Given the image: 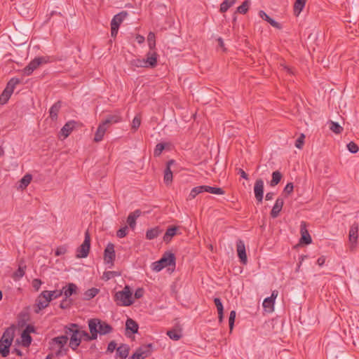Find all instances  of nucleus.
<instances>
[{
	"label": "nucleus",
	"instance_id": "56",
	"mask_svg": "<svg viewBox=\"0 0 359 359\" xmlns=\"http://www.w3.org/2000/svg\"><path fill=\"white\" fill-rule=\"evenodd\" d=\"M67 247L65 245L59 246L57 248L55 255V256H60L65 255L67 252Z\"/></svg>",
	"mask_w": 359,
	"mask_h": 359
},
{
	"label": "nucleus",
	"instance_id": "33",
	"mask_svg": "<svg viewBox=\"0 0 359 359\" xmlns=\"http://www.w3.org/2000/svg\"><path fill=\"white\" fill-rule=\"evenodd\" d=\"M306 0H296L294 4V13L299 15L305 6Z\"/></svg>",
	"mask_w": 359,
	"mask_h": 359
},
{
	"label": "nucleus",
	"instance_id": "38",
	"mask_svg": "<svg viewBox=\"0 0 359 359\" xmlns=\"http://www.w3.org/2000/svg\"><path fill=\"white\" fill-rule=\"evenodd\" d=\"M274 303L275 301L272 298L267 297L264 300L262 305L268 311H273Z\"/></svg>",
	"mask_w": 359,
	"mask_h": 359
},
{
	"label": "nucleus",
	"instance_id": "58",
	"mask_svg": "<svg viewBox=\"0 0 359 359\" xmlns=\"http://www.w3.org/2000/svg\"><path fill=\"white\" fill-rule=\"evenodd\" d=\"M214 302H215V304L217 307L218 312H221V311H224L223 305H222V303L219 298H217V297L215 298Z\"/></svg>",
	"mask_w": 359,
	"mask_h": 359
},
{
	"label": "nucleus",
	"instance_id": "49",
	"mask_svg": "<svg viewBox=\"0 0 359 359\" xmlns=\"http://www.w3.org/2000/svg\"><path fill=\"white\" fill-rule=\"evenodd\" d=\"M236 316V313L235 311H231L230 312L229 318V325L230 332H231L233 330Z\"/></svg>",
	"mask_w": 359,
	"mask_h": 359
},
{
	"label": "nucleus",
	"instance_id": "24",
	"mask_svg": "<svg viewBox=\"0 0 359 359\" xmlns=\"http://www.w3.org/2000/svg\"><path fill=\"white\" fill-rule=\"evenodd\" d=\"M129 346L127 344H122L116 348V355L121 359H125L129 354Z\"/></svg>",
	"mask_w": 359,
	"mask_h": 359
},
{
	"label": "nucleus",
	"instance_id": "31",
	"mask_svg": "<svg viewBox=\"0 0 359 359\" xmlns=\"http://www.w3.org/2000/svg\"><path fill=\"white\" fill-rule=\"evenodd\" d=\"M20 83V80L18 78H12L10 79V81L7 83V85L5 88V90H7L8 92L13 94L14 89L15 86Z\"/></svg>",
	"mask_w": 359,
	"mask_h": 359
},
{
	"label": "nucleus",
	"instance_id": "23",
	"mask_svg": "<svg viewBox=\"0 0 359 359\" xmlns=\"http://www.w3.org/2000/svg\"><path fill=\"white\" fill-rule=\"evenodd\" d=\"M141 215V211L136 210L129 214L127 218V223L132 229H134L136 225V219Z\"/></svg>",
	"mask_w": 359,
	"mask_h": 359
},
{
	"label": "nucleus",
	"instance_id": "60",
	"mask_svg": "<svg viewBox=\"0 0 359 359\" xmlns=\"http://www.w3.org/2000/svg\"><path fill=\"white\" fill-rule=\"evenodd\" d=\"M25 275V271L22 267H19L18 270L15 272L14 276L17 278H22Z\"/></svg>",
	"mask_w": 359,
	"mask_h": 359
},
{
	"label": "nucleus",
	"instance_id": "53",
	"mask_svg": "<svg viewBox=\"0 0 359 359\" xmlns=\"http://www.w3.org/2000/svg\"><path fill=\"white\" fill-rule=\"evenodd\" d=\"M128 233V226H125L121 229H119L116 232L117 237L121 238H124Z\"/></svg>",
	"mask_w": 359,
	"mask_h": 359
},
{
	"label": "nucleus",
	"instance_id": "64",
	"mask_svg": "<svg viewBox=\"0 0 359 359\" xmlns=\"http://www.w3.org/2000/svg\"><path fill=\"white\" fill-rule=\"evenodd\" d=\"M41 285V281L39 279H34L32 283L33 287L38 290Z\"/></svg>",
	"mask_w": 359,
	"mask_h": 359
},
{
	"label": "nucleus",
	"instance_id": "36",
	"mask_svg": "<svg viewBox=\"0 0 359 359\" xmlns=\"http://www.w3.org/2000/svg\"><path fill=\"white\" fill-rule=\"evenodd\" d=\"M236 0H224L221 4H220V8L219 11L221 13H225L228 11V9L231 7Z\"/></svg>",
	"mask_w": 359,
	"mask_h": 359
},
{
	"label": "nucleus",
	"instance_id": "46",
	"mask_svg": "<svg viewBox=\"0 0 359 359\" xmlns=\"http://www.w3.org/2000/svg\"><path fill=\"white\" fill-rule=\"evenodd\" d=\"M155 34L153 32H149L147 36L148 45L150 50L154 49L156 46Z\"/></svg>",
	"mask_w": 359,
	"mask_h": 359
},
{
	"label": "nucleus",
	"instance_id": "7",
	"mask_svg": "<svg viewBox=\"0 0 359 359\" xmlns=\"http://www.w3.org/2000/svg\"><path fill=\"white\" fill-rule=\"evenodd\" d=\"M48 57H38L32 60L23 69L22 72L25 76H29L37 69L41 64L48 62Z\"/></svg>",
	"mask_w": 359,
	"mask_h": 359
},
{
	"label": "nucleus",
	"instance_id": "42",
	"mask_svg": "<svg viewBox=\"0 0 359 359\" xmlns=\"http://www.w3.org/2000/svg\"><path fill=\"white\" fill-rule=\"evenodd\" d=\"M330 129L336 134H340L343 130V128L338 123L334 121H330Z\"/></svg>",
	"mask_w": 359,
	"mask_h": 359
},
{
	"label": "nucleus",
	"instance_id": "39",
	"mask_svg": "<svg viewBox=\"0 0 359 359\" xmlns=\"http://www.w3.org/2000/svg\"><path fill=\"white\" fill-rule=\"evenodd\" d=\"M21 339H22V346L24 347H28L32 343V339L30 336V334H28L27 333H25L22 332L21 334Z\"/></svg>",
	"mask_w": 359,
	"mask_h": 359
},
{
	"label": "nucleus",
	"instance_id": "26",
	"mask_svg": "<svg viewBox=\"0 0 359 359\" xmlns=\"http://www.w3.org/2000/svg\"><path fill=\"white\" fill-rule=\"evenodd\" d=\"M162 232L163 230L161 229L160 227L156 226L147 231L146 238L149 240L154 239L157 238Z\"/></svg>",
	"mask_w": 359,
	"mask_h": 359
},
{
	"label": "nucleus",
	"instance_id": "2",
	"mask_svg": "<svg viewBox=\"0 0 359 359\" xmlns=\"http://www.w3.org/2000/svg\"><path fill=\"white\" fill-rule=\"evenodd\" d=\"M114 301L118 306H128L132 305L134 301L130 286L126 285L123 290L116 292L114 294Z\"/></svg>",
	"mask_w": 359,
	"mask_h": 359
},
{
	"label": "nucleus",
	"instance_id": "43",
	"mask_svg": "<svg viewBox=\"0 0 359 359\" xmlns=\"http://www.w3.org/2000/svg\"><path fill=\"white\" fill-rule=\"evenodd\" d=\"M99 292V290L95 287H92L86 291L84 295L86 299H90L95 297Z\"/></svg>",
	"mask_w": 359,
	"mask_h": 359
},
{
	"label": "nucleus",
	"instance_id": "29",
	"mask_svg": "<svg viewBox=\"0 0 359 359\" xmlns=\"http://www.w3.org/2000/svg\"><path fill=\"white\" fill-rule=\"evenodd\" d=\"M174 163L173 160H170L167 163V167L165 170L164 173V182L165 184H169L172 180V172L170 170V165H172Z\"/></svg>",
	"mask_w": 359,
	"mask_h": 359
},
{
	"label": "nucleus",
	"instance_id": "62",
	"mask_svg": "<svg viewBox=\"0 0 359 359\" xmlns=\"http://www.w3.org/2000/svg\"><path fill=\"white\" fill-rule=\"evenodd\" d=\"M34 332H35V328L32 325H27V327H25V329L23 331V332L27 333L28 334H30V333H32Z\"/></svg>",
	"mask_w": 359,
	"mask_h": 359
},
{
	"label": "nucleus",
	"instance_id": "5",
	"mask_svg": "<svg viewBox=\"0 0 359 359\" xmlns=\"http://www.w3.org/2000/svg\"><path fill=\"white\" fill-rule=\"evenodd\" d=\"M66 334L70 335L69 346L76 350L81 341L78 325L71 324L69 327H66Z\"/></svg>",
	"mask_w": 359,
	"mask_h": 359
},
{
	"label": "nucleus",
	"instance_id": "6",
	"mask_svg": "<svg viewBox=\"0 0 359 359\" xmlns=\"http://www.w3.org/2000/svg\"><path fill=\"white\" fill-rule=\"evenodd\" d=\"M128 15V12L123 11L114 16L111 21V36L112 37L115 38L116 36L121 24Z\"/></svg>",
	"mask_w": 359,
	"mask_h": 359
},
{
	"label": "nucleus",
	"instance_id": "35",
	"mask_svg": "<svg viewBox=\"0 0 359 359\" xmlns=\"http://www.w3.org/2000/svg\"><path fill=\"white\" fill-rule=\"evenodd\" d=\"M282 178V174L279 171H274L272 173V179L270 182V185L271 187H275L277 185L281 180Z\"/></svg>",
	"mask_w": 359,
	"mask_h": 359
},
{
	"label": "nucleus",
	"instance_id": "9",
	"mask_svg": "<svg viewBox=\"0 0 359 359\" xmlns=\"http://www.w3.org/2000/svg\"><path fill=\"white\" fill-rule=\"evenodd\" d=\"M358 229L359 224L357 222L352 224L349 229L348 240L351 243L350 249L351 251L354 250L356 248L358 239Z\"/></svg>",
	"mask_w": 359,
	"mask_h": 359
},
{
	"label": "nucleus",
	"instance_id": "55",
	"mask_svg": "<svg viewBox=\"0 0 359 359\" xmlns=\"http://www.w3.org/2000/svg\"><path fill=\"white\" fill-rule=\"evenodd\" d=\"M305 136L304 134H302L295 142V147L298 149H302L304 145V140Z\"/></svg>",
	"mask_w": 359,
	"mask_h": 359
},
{
	"label": "nucleus",
	"instance_id": "1",
	"mask_svg": "<svg viewBox=\"0 0 359 359\" xmlns=\"http://www.w3.org/2000/svg\"><path fill=\"white\" fill-rule=\"evenodd\" d=\"M175 255L170 252H166L158 261L152 264V269L158 272L163 268L168 267V271L171 273L175 271Z\"/></svg>",
	"mask_w": 359,
	"mask_h": 359
},
{
	"label": "nucleus",
	"instance_id": "51",
	"mask_svg": "<svg viewBox=\"0 0 359 359\" xmlns=\"http://www.w3.org/2000/svg\"><path fill=\"white\" fill-rule=\"evenodd\" d=\"M141 124V118L140 116L137 115L133 120L132 122V129L134 130H137Z\"/></svg>",
	"mask_w": 359,
	"mask_h": 359
},
{
	"label": "nucleus",
	"instance_id": "22",
	"mask_svg": "<svg viewBox=\"0 0 359 359\" xmlns=\"http://www.w3.org/2000/svg\"><path fill=\"white\" fill-rule=\"evenodd\" d=\"M75 126L76 122L74 121H68L67 123H66L60 130L61 135L63 136L64 138H67L72 133Z\"/></svg>",
	"mask_w": 359,
	"mask_h": 359
},
{
	"label": "nucleus",
	"instance_id": "50",
	"mask_svg": "<svg viewBox=\"0 0 359 359\" xmlns=\"http://www.w3.org/2000/svg\"><path fill=\"white\" fill-rule=\"evenodd\" d=\"M131 65L136 67H146L147 65H145L144 59L140 60V59H135L133 60L130 62Z\"/></svg>",
	"mask_w": 359,
	"mask_h": 359
},
{
	"label": "nucleus",
	"instance_id": "21",
	"mask_svg": "<svg viewBox=\"0 0 359 359\" xmlns=\"http://www.w3.org/2000/svg\"><path fill=\"white\" fill-rule=\"evenodd\" d=\"M68 341V337L66 335H62L52 339L50 341L51 345H57L60 348L58 351L56 353V355H58L60 353L61 348L67 344Z\"/></svg>",
	"mask_w": 359,
	"mask_h": 359
},
{
	"label": "nucleus",
	"instance_id": "4",
	"mask_svg": "<svg viewBox=\"0 0 359 359\" xmlns=\"http://www.w3.org/2000/svg\"><path fill=\"white\" fill-rule=\"evenodd\" d=\"M88 325H94L95 330V337L97 338V334L105 335L112 332V327L107 322L103 321L99 318H91L88 320Z\"/></svg>",
	"mask_w": 359,
	"mask_h": 359
},
{
	"label": "nucleus",
	"instance_id": "59",
	"mask_svg": "<svg viewBox=\"0 0 359 359\" xmlns=\"http://www.w3.org/2000/svg\"><path fill=\"white\" fill-rule=\"evenodd\" d=\"M116 348V344L114 341H111L109 343L107 346V351L112 353Z\"/></svg>",
	"mask_w": 359,
	"mask_h": 359
},
{
	"label": "nucleus",
	"instance_id": "61",
	"mask_svg": "<svg viewBox=\"0 0 359 359\" xmlns=\"http://www.w3.org/2000/svg\"><path fill=\"white\" fill-rule=\"evenodd\" d=\"M144 294V290L142 288H137L135 292V299H140L141 298Z\"/></svg>",
	"mask_w": 359,
	"mask_h": 359
},
{
	"label": "nucleus",
	"instance_id": "11",
	"mask_svg": "<svg viewBox=\"0 0 359 359\" xmlns=\"http://www.w3.org/2000/svg\"><path fill=\"white\" fill-rule=\"evenodd\" d=\"M236 251L238 257L240 259V262L243 264H246L248 262V257L246 255L245 245L242 240L237 241Z\"/></svg>",
	"mask_w": 359,
	"mask_h": 359
},
{
	"label": "nucleus",
	"instance_id": "48",
	"mask_svg": "<svg viewBox=\"0 0 359 359\" xmlns=\"http://www.w3.org/2000/svg\"><path fill=\"white\" fill-rule=\"evenodd\" d=\"M167 335L173 340L177 341L180 339V334L178 331L175 329L168 330L167 332Z\"/></svg>",
	"mask_w": 359,
	"mask_h": 359
},
{
	"label": "nucleus",
	"instance_id": "10",
	"mask_svg": "<svg viewBox=\"0 0 359 359\" xmlns=\"http://www.w3.org/2000/svg\"><path fill=\"white\" fill-rule=\"evenodd\" d=\"M116 257L114 245L111 243L107 244L104 252V260L106 264H110V267L114 265V261Z\"/></svg>",
	"mask_w": 359,
	"mask_h": 359
},
{
	"label": "nucleus",
	"instance_id": "52",
	"mask_svg": "<svg viewBox=\"0 0 359 359\" xmlns=\"http://www.w3.org/2000/svg\"><path fill=\"white\" fill-rule=\"evenodd\" d=\"M348 151L352 154H355L358 151V146L353 142H351L347 144Z\"/></svg>",
	"mask_w": 359,
	"mask_h": 359
},
{
	"label": "nucleus",
	"instance_id": "17",
	"mask_svg": "<svg viewBox=\"0 0 359 359\" xmlns=\"http://www.w3.org/2000/svg\"><path fill=\"white\" fill-rule=\"evenodd\" d=\"M151 345L145 347H140L130 357L131 359H144L149 355V347Z\"/></svg>",
	"mask_w": 359,
	"mask_h": 359
},
{
	"label": "nucleus",
	"instance_id": "13",
	"mask_svg": "<svg viewBox=\"0 0 359 359\" xmlns=\"http://www.w3.org/2000/svg\"><path fill=\"white\" fill-rule=\"evenodd\" d=\"M50 303V300L46 296L44 291H43L37 297L36 300V305L37 306V309L35 310L36 313H39V311L46 308Z\"/></svg>",
	"mask_w": 359,
	"mask_h": 359
},
{
	"label": "nucleus",
	"instance_id": "20",
	"mask_svg": "<svg viewBox=\"0 0 359 359\" xmlns=\"http://www.w3.org/2000/svg\"><path fill=\"white\" fill-rule=\"evenodd\" d=\"M146 67H154L157 64V53L152 50L149 51L144 59Z\"/></svg>",
	"mask_w": 359,
	"mask_h": 359
},
{
	"label": "nucleus",
	"instance_id": "37",
	"mask_svg": "<svg viewBox=\"0 0 359 359\" xmlns=\"http://www.w3.org/2000/svg\"><path fill=\"white\" fill-rule=\"evenodd\" d=\"M32 175L29 174L25 175L20 181L19 188L25 189L31 182Z\"/></svg>",
	"mask_w": 359,
	"mask_h": 359
},
{
	"label": "nucleus",
	"instance_id": "47",
	"mask_svg": "<svg viewBox=\"0 0 359 359\" xmlns=\"http://www.w3.org/2000/svg\"><path fill=\"white\" fill-rule=\"evenodd\" d=\"M202 192H203V187L202 186H198V187H194V189H192V190L191 191V192L189 194V199L191 200V199L194 198L198 194H199Z\"/></svg>",
	"mask_w": 359,
	"mask_h": 359
},
{
	"label": "nucleus",
	"instance_id": "57",
	"mask_svg": "<svg viewBox=\"0 0 359 359\" xmlns=\"http://www.w3.org/2000/svg\"><path fill=\"white\" fill-rule=\"evenodd\" d=\"M293 189H294L293 183L289 182L285 187L283 192L285 193L287 195H290V194L292 193Z\"/></svg>",
	"mask_w": 359,
	"mask_h": 359
},
{
	"label": "nucleus",
	"instance_id": "32",
	"mask_svg": "<svg viewBox=\"0 0 359 359\" xmlns=\"http://www.w3.org/2000/svg\"><path fill=\"white\" fill-rule=\"evenodd\" d=\"M177 226L170 227L167 229L166 232L163 236V241L165 243H169L172 238L176 234Z\"/></svg>",
	"mask_w": 359,
	"mask_h": 359
},
{
	"label": "nucleus",
	"instance_id": "28",
	"mask_svg": "<svg viewBox=\"0 0 359 359\" xmlns=\"http://www.w3.org/2000/svg\"><path fill=\"white\" fill-rule=\"evenodd\" d=\"M259 15L260 18L268 22L273 27H276L279 29H281V25L276 21L273 20L271 18H270L264 11H260Z\"/></svg>",
	"mask_w": 359,
	"mask_h": 359
},
{
	"label": "nucleus",
	"instance_id": "30",
	"mask_svg": "<svg viewBox=\"0 0 359 359\" xmlns=\"http://www.w3.org/2000/svg\"><path fill=\"white\" fill-rule=\"evenodd\" d=\"M127 330H130L133 334L137 333L138 330V324L132 318H128L126 322Z\"/></svg>",
	"mask_w": 359,
	"mask_h": 359
},
{
	"label": "nucleus",
	"instance_id": "14",
	"mask_svg": "<svg viewBox=\"0 0 359 359\" xmlns=\"http://www.w3.org/2000/svg\"><path fill=\"white\" fill-rule=\"evenodd\" d=\"M301 238L300 242L306 245L311 243V237L306 229V222H302L300 225Z\"/></svg>",
	"mask_w": 359,
	"mask_h": 359
},
{
	"label": "nucleus",
	"instance_id": "3",
	"mask_svg": "<svg viewBox=\"0 0 359 359\" xmlns=\"http://www.w3.org/2000/svg\"><path fill=\"white\" fill-rule=\"evenodd\" d=\"M14 338V330L7 328L0 339V353L2 357H6L9 354V348Z\"/></svg>",
	"mask_w": 359,
	"mask_h": 359
},
{
	"label": "nucleus",
	"instance_id": "15",
	"mask_svg": "<svg viewBox=\"0 0 359 359\" xmlns=\"http://www.w3.org/2000/svg\"><path fill=\"white\" fill-rule=\"evenodd\" d=\"M121 121L122 117L121 111L119 110H116L112 114L107 115L103 121L110 127L111 125L119 123Z\"/></svg>",
	"mask_w": 359,
	"mask_h": 359
},
{
	"label": "nucleus",
	"instance_id": "44",
	"mask_svg": "<svg viewBox=\"0 0 359 359\" xmlns=\"http://www.w3.org/2000/svg\"><path fill=\"white\" fill-rule=\"evenodd\" d=\"M250 1L245 0L243 4L237 8V11L241 14H245L249 8Z\"/></svg>",
	"mask_w": 359,
	"mask_h": 359
},
{
	"label": "nucleus",
	"instance_id": "16",
	"mask_svg": "<svg viewBox=\"0 0 359 359\" xmlns=\"http://www.w3.org/2000/svg\"><path fill=\"white\" fill-rule=\"evenodd\" d=\"M109 126L107 125L104 121H102L97 127V131L95 132L94 141L99 142L102 140L105 133L109 129Z\"/></svg>",
	"mask_w": 359,
	"mask_h": 359
},
{
	"label": "nucleus",
	"instance_id": "41",
	"mask_svg": "<svg viewBox=\"0 0 359 359\" xmlns=\"http://www.w3.org/2000/svg\"><path fill=\"white\" fill-rule=\"evenodd\" d=\"M167 144L165 143H158L156 145V147L154 150V156L156 157L160 156L162 154L163 151L165 149Z\"/></svg>",
	"mask_w": 359,
	"mask_h": 359
},
{
	"label": "nucleus",
	"instance_id": "40",
	"mask_svg": "<svg viewBox=\"0 0 359 359\" xmlns=\"http://www.w3.org/2000/svg\"><path fill=\"white\" fill-rule=\"evenodd\" d=\"M121 276V273L119 272L114 271H105L103 273L102 279L107 281L116 276Z\"/></svg>",
	"mask_w": 359,
	"mask_h": 359
},
{
	"label": "nucleus",
	"instance_id": "25",
	"mask_svg": "<svg viewBox=\"0 0 359 359\" xmlns=\"http://www.w3.org/2000/svg\"><path fill=\"white\" fill-rule=\"evenodd\" d=\"M62 102L60 101L56 102L50 109L49 114L52 120L55 121L57 118L58 113L61 109Z\"/></svg>",
	"mask_w": 359,
	"mask_h": 359
},
{
	"label": "nucleus",
	"instance_id": "27",
	"mask_svg": "<svg viewBox=\"0 0 359 359\" xmlns=\"http://www.w3.org/2000/svg\"><path fill=\"white\" fill-rule=\"evenodd\" d=\"M62 290L65 297L69 298L76 292L77 286L74 283H69L67 286L63 287Z\"/></svg>",
	"mask_w": 359,
	"mask_h": 359
},
{
	"label": "nucleus",
	"instance_id": "34",
	"mask_svg": "<svg viewBox=\"0 0 359 359\" xmlns=\"http://www.w3.org/2000/svg\"><path fill=\"white\" fill-rule=\"evenodd\" d=\"M44 292L46 293V296L49 299L50 302L61 297L62 294H63L62 290H55L53 291L44 290Z\"/></svg>",
	"mask_w": 359,
	"mask_h": 359
},
{
	"label": "nucleus",
	"instance_id": "19",
	"mask_svg": "<svg viewBox=\"0 0 359 359\" xmlns=\"http://www.w3.org/2000/svg\"><path fill=\"white\" fill-rule=\"evenodd\" d=\"M284 205V201L282 198H278L275 202L274 205L271 211V217L272 218H276L279 215L280 211Z\"/></svg>",
	"mask_w": 359,
	"mask_h": 359
},
{
	"label": "nucleus",
	"instance_id": "8",
	"mask_svg": "<svg viewBox=\"0 0 359 359\" xmlns=\"http://www.w3.org/2000/svg\"><path fill=\"white\" fill-rule=\"evenodd\" d=\"M90 248V236L88 231L85 232V238L83 243L77 249V258H85L88 255Z\"/></svg>",
	"mask_w": 359,
	"mask_h": 359
},
{
	"label": "nucleus",
	"instance_id": "45",
	"mask_svg": "<svg viewBox=\"0 0 359 359\" xmlns=\"http://www.w3.org/2000/svg\"><path fill=\"white\" fill-rule=\"evenodd\" d=\"M11 95L12 94L11 93L4 90L0 96V104L4 105L6 104Z\"/></svg>",
	"mask_w": 359,
	"mask_h": 359
},
{
	"label": "nucleus",
	"instance_id": "12",
	"mask_svg": "<svg viewBox=\"0 0 359 359\" xmlns=\"http://www.w3.org/2000/svg\"><path fill=\"white\" fill-rule=\"evenodd\" d=\"M254 193L258 203H262L264 197V182L262 179H257L254 186Z\"/></svg>",
	"mask_w": 359,
	"mask_h": 359
},
{
	"label": "nucleus",
	"instance_id": "18",
	"mask_svg": "<svg viewBox=\"0 0 359 359\" xmlns=\"http://www.w3.org/2000/svg\"><path fill=\"white\" fill-rule=\"evenodd\" d=\"M88 327L90 330V334H88L86 331L79 330V334L81 335V339H83V340L86 341L95 340L96 337L94 325H88Z\"/></svg>",
	"mask_w": 359,
	"mask_h": 359
},
{
	"label": "nucleus",
	"instance_id": "54",
	"mask_svg": "<svg viewBox=\"0 0 359 359\" xmlns=\"http://www.w3.org/2000/svg\"><path fill=\"white\" fill-rule=\"evenodd\" d=\"M72 304V300L65 297L60 303V307L62 309H68Z\"/></svg>",
	"mask_w": 359,
	"mask_h": 359
},
{
	"label": "nucleus",
	"instance_id": "63",
	"mask_svg": "<svg viewBox=\"0 0 359 359\" xmlns=\"http://www.w3.org/2000/svg\"><path fill=\"white\" fill-rule=\"evenodd\" d=\"M212 194L217 195H223L224 194V191L222 188L214 187Z\"/></svg>",
	"mask_w": 359,
	"mask_h": 359
}]
</instances>
